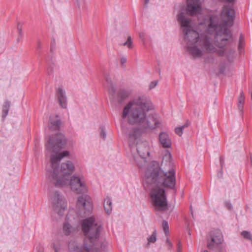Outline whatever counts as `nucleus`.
Masks as SVG:
<instances>
[{
	"label": "nucleus",
	"instance_id": "1",
	"mask_svg": "<svg viewBox=\"0 0 252 252\" xmlns=\"http://www.w3.org/2000/svg\"><path fill=\"white\" fill-rule=\"evenodd\" d=\"M66 139L63 134L58 132L49 136L45 144L46 150L53 153L51 156V169L47 170V176L56 187H63L69 185L72 191L77 193L87 191V187L83 177L74 175L70 179L69 176L74 170V165L70 161L59 164L61 160L69 155L67 151L60 153L64 148Z\"/></svg>",
	"mask_w": 252,
	"mask_h": 252
},
{
	"label": "nucleus",
	"instance_id": "2",
	"mask_svg": "<svg viewBox=\"0 0 252 252\" xmlns=\"http://www.w3.org/2000/svg\"><path fill=\"white\" fill-rule=\"evenodd\" d=\"M162 161L161 167L158 162H152L147 167L145 174V182L150 185H156L176 191L175 172L173 169L166 170ZM152 204L155 209L163 211L167 209L168 202L165 190L159 187L152 189L150 192Z\"/></svg>",
	"mask_w": 252,
	"mask_h": 252
},
{
	"label": "nucleus",
	"instance_id": "3",
	"mask_svg": "<svg viewBox=\"0 0 252 252\" xmlns=\"http://www.w3.org/2000/svg\"><path fill=\"white\" fill-rule=\"evenodd\" d=\"M154 105L149 98L145 95L133 98L124 107L122 114L123 118L128 116L130 124H143L145 123L146 112L153 110Z\"/></svg>",
	"mask_w": 252,
	"mask_h": 252
},
{
	"label": "nucleus",
	"instance_id": "4",
	"mask_svg": "<svg viewBox=\"0 0 252 252\" xmlns=\"http://www.w3.org/2000/svg\"><path fill=\"white\" fill-rule=\"evenodd\" d=\"M217 17H211L207 31L209 34L215 32L214 44L217 47L221 49L219 50H217L216 52L219 56H223L225 52V47L229 44L232 40V33L226 27V24L217 26Z\"/></svg>",
	"mask_w": 252,
	"mask_h": 252
},
{
	"label": "nucleus",
	"instance_id": "5",
	"mask_svg": "<svg viewBox=\"0 0 252 252\" xmlns=\"http://www.w3.org/2000/svg\"><path fill=\"white\" fill-rule=\"evenodd\" d=\"M102 229V226L95 222V219L93 217L88 218L82 221V231L92 244H96Z\"/></svg>",
	"mask_w": 252,
	"mask_h": 252
},
{
	"label": "nucleus",
	"instance_id": "6",
	"mask_svg": "<svg viewBox=\"0 0 252 252\" xmlns=\"http://www.w3.org/2000/svg\"><path fill=\"white\" fill-rule=\"evenodd\" d=\"M50 201L57 214L63 216V212L66 209L67 206L65 200L58 191H55L51 195Z\"/></svg>",
	"mask_w": 252,
	"mask_h": 252
},
{
	"label": "nucleus",
	"instance_id": "7",
	"mask_svg": "<svg viewBox=\"0 0 252 252\" xmlns=\"http://www.w3.org/2000/svg\"><path fill=\"white\" fill-rule=\"evenodd\" d=\"M221 16L222 17H226L228 18L227 21H225L224 23L219 25L218 21L219 19L216 16H213V17H216L218 19L217 22V26L219 27L220 25L226 24V26L227 28V26L230 27L232 26L233 24V20L235 17V11L233 8H231L230 7L227 5L224 6L223 9L221 11ZM212 17L211 16L210 17Z\"/></svg>",
	"mask_w": 252,
	"mask_h": 252
},
{
	"label": "nucleus",
	"instance_id": "8",
	"mask_svg": "<svg viewBox=\"0 0 252 252\" xmlns=\"http://www.w3.org/2000/svg\"><path fill=\"white\" fill-rule=\"evenodd\" d=\"M223 242V237L221 233L219 230L212 231L211 233V239L208 240L207 247L210 250H214L219 247Z\"/></svg>",
	"mask_w": 252,
	"mask_h": 252
},
{
	"label": "nucleus",
	"instance_id": "9",
	"mask_svg": "<svg viewBox=\"0 0 252 252\" xmlns=\"http://www.w3.org/2000/svg\"><path fill=\"white\" fill-rule=\"evenodd\" d=\"M77 206L80 210H84V214L90 213L93 208L90 197L88 195L80 196L78 198Z\"/></svg>",
	"mask_w": 252,
	"mask_h": 252
},
{
	"label": "nucleus",
	"instance_id": "10",
	"mask_svg": "<svg viewBox=\"0 0 252 252\" xmlns=\"http://www.w3.org/2000/svg\"><path fill=\"white\" fill-rule=\"evenodd\" d=\"M183 32L187 45L195 44L198 41L200 36L196 31L190 28H184L183 29Z\"/></svg>",
	"mask_w": 252,
	"mask_h": 252
},
{
	"label": "nucleus",
	"instance_id": "11",
	"mask_svg": "<svg viewBox=\"0 0 252 252\" xmlns=\"http://www.w3.org/2000/svg\"><path fill=\"white\" fill-rule=\"evenodd\" d=\"M186 9V13L190 16H195L201 11V6L199 0H187Z\"/></svg>",
	"mask_w": 252,
	"mask_h": 252
},
{
	"label": "nucleus",
	"instance_id": "12",
	"mask_svg": "<svg viewBox=\"0 0 252 252\" xmlns=\"http://www.w3.org/2000/svg\"><path fill=\"white\" fill-rule=\"evenodd\" d=\"M200 41L202 42V46L207 52L214 53L216 52L217 49L212 44L211 38L208 35H201Z\"/></svg>",
	"mask_w": 252,
	"mask_h": 252
},
{
	"label": "nucleus",
	"instance_id": "13",
	"mask_svg": "<svg viewBox=\"0 0 252 252\" xmlns=\"http://www.w3.org/2000/svg\"><path fill=\"white\" fill-rule=\"evenodd\" d=\"M136 150L139 156L143 159L146 158L150 155L149 147L146 142H140L137 144Z\"/></svg>",
	"mask_w": 252,
	"mask_h": 252
},
{
	"label": "nucleus",
	"instance_id": "14",
	"mask_svg": "<svg viewBox=\"0 0 252 252\" xmlns=\"http://www.w3.org/2000/svg\"><path fill=\"white\" fill-rule=\"evenodd\" d=\"M159 141L160 145L164 148H169L171 146V140L168 134L162 132L159 134Z\"/></svg>",
	"mask_w": 252,
	"mask_h": 252
},
{
	"label": "nucleus",
	"instance_id": "15",
	"mask_svg": "<svg viewBox=\"0 0 252 252\" xmlns=\"http://www.w3.org/2000/svg\"><path fill=\"white\" fill-rule=\"evenodd\" d=\"M68 249L70 252H90V248L86 244H84L82 247H79L74 242L69 243Z\"/></svg>",
	"mask_w": 252,
	"mask_h": 252
},
{
	"label": "nucleus",
	"instance_id": "16",
	"mask_svg": "<svg viewBox=\"0 0 252 252\" xmlns=\"http://www.w3.org/2000/svg\"><path fill=\"white\" fill-rule=\"evenodd\" d=\"M187 50L189 54L194 58H199L203 56L202 50L196 46L195 44L187 45Z\"/></svg>",
	"mask_w": 252,
	"mask_h": 252
},
{
	"label": "nucleus",
	"instance_id": "17",
	"mask_svg": "<svg viewBox=\"0 0 252 252\" xmlns=\"http://www.w3.org/2000/svg\"><path fill=\"white\" fill-rule=\"evenodd\" d=\"M57 95L60 106L63 108H65L67 105V99L65 91L62 88L59 87L57 91Z\"/></svg>",
	"mask_w": 252,
	"mask_h": 252
},
{
	"label": "nucleus",
	"instance_id": "18",
	"mask_svg": "<svg viewBox=\"0 0 252 252\" xmlns=\"http://www.w3.org/2000/svg\"><path fill=\"white\" fill-rule=\"evenodd\" d=\"M178 21L180 23L181 27L190 28L191 20L186 18L185 14L182 11H180L177 15Z\"/></svg>",
	"mask_w": 252,
	"mask_h": 252
},
{
	"label": "nucleus",
	"instance_id": "19",
	"mask_svg": "<svg viewBox=\"0 0 252 252\" xmlns=\"http://www.w3.org/2000/svg\"><path fill=\"white\" fill-rule=\"evenodd\" d=\"M130 91L125 89H120L117 93V101L120 104L126 99L130 94Z\"/></svg>",
	"mask_w": 252,
	"mask_h": 252
},
{
	"label": "nucleus",
	"instance_id": "20",
	"mask_svg": "<svg viewBox=\"0 0 252 252\" xmlns=\"http://www.w3.org/2000/svg\"><path fill=\"white\" fill-rule=\"evenodd\" d=\"M61 124V121L60 119L53 120L50 118L48 127L51 130H60Z\"/></svg>",
	"mask_w": 252,
	"mask_h": 252
},
{
	"label": "nucleus",
	"instance_id": "21",
	"mask_svg": "<svg viewBox=\"0 0 252 252\" xmlns=\"http://www.w3.org/2000/svg\"><path fill=\"white\" fill-rule=\"evenodd\" d=\"M11 106V102L8 100H5L2 106V114L1 118L2 120L4 121L5 118L8 114V112Z\"/></svg>",
	"mask_w": 252,
	"mask_h": 252
},
{
	"label": "nucleus",
	"instance_id": "22",
	"mask_svg": "<svg viewBox=\"0 0 252 252\" xmlns=\"http://www.w3.org/2000/svg\"><path fill=\"white\" fill-rule=\"evenodd\" d=\"M112 200L110 197H107L104 199L103 207L105 212L107 214H110L111 213L112 209Z\"/></svg>",
	"mask_w": 252,
	"mask_h": 252
},
{
	"label": "nucleus",
	"instance_id": "23",
	"mask_svg": "<svg viewBox=\"0 0 252 252\" xmlns=\"http://www.w3.org/2000/svg\"><path fill=\"white\" fill-rule=\"evenodd\" d=\"M145 123L146 124L144 126V127L145 128H149L150 129L155 128L156 127L158 126V125L159 124V123L158 122V120L153 118L152 119V122L146 119Z\"/></svg>",
	"mask_w": 252,
	"mask_h": 252
},
{
	"label": "nucleus",
	"instance_id": "24",
	"mask_svg": "<svg viewBox=\"0 0 252 252\" xmlns=\"http://www.w3.org/2000/svg\"><path fill=\"white\" fill-rule=\"evenodd\" d=\"M140 130L138 127L132 128L129 133V138L130 140H135L140 135Z\"/></svg>",
	"mask_w": 252,
	"mask_h": 252
},
{
	"label": "nucleus",
	"instance_id": "25",
	"mask_svg": "<svg viewBox=\"0 0 252 252\" xmlns=\"http://www.w3.org/2000/svg\"><path fill=\"white\" fill-rule=\"evenodd\" d=\"M108 92L109 94L110 99L114 100L115 99V94L116 92V89L113 85L107 86Z\"/></svg>",
	"mask_w": 252,
	"mask_h": 252
},
{
	"label": "nucleus",
	"instance_id": "26",
	"mask_svg": "<svg viewBox=\"0 0 252 252\" xmlns=\"http://www.w3.org/2000/svg\"><path fill=\"white\" fill-rule=\"evenodd\" d=\"M189 126V123H188V122H187L185 124H184V125L175 128V133L179 136H181L183 133V129Z\"/></svg>",
	"mask_w": 252,
	"mask_h": 252
},
{
	"label": "nucleus",
	"instance_id": "27",
	"mask_svg": "<svg viewBox=\"0 0 252 252\" xmlns=\"http://www.w3.org/2000/svg\"><path fill=\"white\" fill-rule=\"evenodd\" d=\"M72 226L68 223H64L63 226V231L66 236L69 235L71 232Z\"/></svg>",
	"mask_w": 252,
	"mask_h": 252
},
{
	"label": "nucleus",
	"instance_id": "28",
	"mask_svg": "<svg viewBox=\"0 0 252 252\" xmlns=\"http://www.w3.org/2000/svg\"><path fill=\"white\" fill-rule=\"evenodd\" d=\"M241 235L245 239L250 240L252 243V235L251 233L247 231H243Z\"/></svg>",
	"mask_w": 252,
	"mask_h": 252
},
{
	"label": "nucleus",
	"instance_id": "29",
	"mask_svg": "<svg viewBox=\"0 0 252 252\" xmlns=\"http://www.w3.org/2000/svg\"><path fill=\"white\" fill-rule=\"evenodd\" d=\"M148 243H155L157 240V231L155 230L152 235L147 239Z\"/></svg>",
	"mask_w": 252,
	"mask_h": 252
},
{
	"label": "nucleus",
	"instance_id": "30",
	"mask_svg": "<svg viewBox=\"0 0 252 252\" xmlns=\"http://www.w3.org/2000/svg\"><path fill=\"white\" fill-rule=\"evenodd\" d=\"M123 45L126 46L129 49H131L132 48V41L130 36L128 37L127 40L123 44Z\"/></svg>",
	"mask_w": 252,
	"mask_h": 252
},
{
	"label": "nucleus",
	"instance_id": "31",
	"mask_svg": "<svg viewBox=\"0 0 252 252\" xmlns=\"http://www.w3.org/2000/svg\"><path fill=\"white\" fill-rule=\"evenodd\" d=\"M245 97L243 95V92L241 93V95L239 97V103L238 106L239 109H242L243 108V104L244 103Z\"/></svg>",
	"mask_w": 252,
	"mask_h": 252
},
{
	"label": "nucleus",
	"instance_id": "32",
	"mask_svg": "<svg viewBox=\"0 0 252 252\" xmlns=\"http://www.w3.org/2000/svg\"><path fill=\"white\" fill-rule=\"evenodd\" d=\"M162 226L165 234H168L169 233L168 222L166 220H163L162 221Z\"/></svg>",
	"mask_w": 252,
	"mask_h": 252
},
{
	"label": "nucleus",
	"instance_id": "33",
	"mask_svg": "<svg viewBox=\"0 0 252 252\" xmlns=\"http://www.w3.org/2000/svg\"><path fill=\"white\" fill-rule=\"evenodd\" d=\"M100 136L101 137H102L103 139H105L106 136V133L105 130V128L104 126H101L100 127Z\"/></svg>",
	"mask_w": 252,
	"mask_h": 252
},
{
	"label": "nucleus",
	"instance_id": "34",
	"mask_svg": "<svg viewBox=\"0 0 252 252\" xmlns=\"http://www.w3.org/2000/svg\"><path fill=\"white\" fill-rule=\"evenodd\" d=\"M22 26H23V24L20 22H18L17 23V29L18 31V32H19V34L20 36H22Z\"/></svg>",
	"mask_w": 252,
	"mask_h": 252
},
{
	"label": "nucleus",
	"instance_id": "35",
	"mask_svg": "<svg viewBox=\"0 0 252 252\" xmlns=\"http://www.w3.org/2000/svg\"><path fill=\"white\" fill-rule=\"evenodd\" d=\"M244 44V40L242 36V35H241L239 38V50L240 51V52H241V48L243 46Z\"/></svg>",
	"mask_w": 252,
	"mask_h": 252
},
{
	"label": "nucleus",
	"instance_id": "36",
	"mask_svg": "<svg viewBox=\"0 0 252 252\" xmlns=\"http://www.w3.org/2000/svg\"><path fill=\"white\" fill-rule=\"evenodd\" d=\"M158 84V81H154L151 82L149 85V89L150 90L153 89V88H154L155 87H156L157 86Z\"/></svg>",
	"mask_w": 252,
	"mask_h": 252
},
{
	"label": "nucleus",
	"instance_id": "37",
	"mask_svg": "<svg viewBox=\"0 0 252 252\" xmlns=\"http://www.w3.org/2000/svg\"><path fill=\"white\" fill-rule=\"evenodd\" d=\"M105 80H106V82L107 83V86L113 85L112 81H111V79L110 77L108 75L105 76Z\"/></svg>",
	"mask_w": 252,
	"mask_h": 252
},
{
	"label": "nucleus",
	"instance_id": "38",
	"mask_svg": "<svg viewBox=\"0 0 252 252\" xmlns=\"http://www.w3.org/2000/svg\"><path fill=\"white\" fill-rule=\"evenodd\" d=\"M225 205L228 210H231L232 208V204L229 202H226L225 203Z\"/></svg>",
	"mask_w": 252,
	"mask_h": 252
},
{
	"label": "nucleus",
	"instance_id": "39",
	"mask_svg": "<svg viewBox=\"0 0 252 252\" xmlns=\"http://www.w3.org/2000/svg\"><path fill=\"white\" fill-rule=\"evenodd\" d=\"M166 243L168 246V249L170 250L172 247V244L169 239L167 238L166 239Z\"/></svg>",
	"mask_w": 252,
	"mask_h": 252
},
{
	"label": "nucleus",
	"instance_id": "40",
	"mask_svg": "<svg viewBox=\"0 0 252 252\" xmlns=\"http://www.w3.org/2000/svg\"><path fill=\"white\" fill-rule=\"evenodd\" d=\"M126 62V58L125 57H123L121 59V63L122 65H124L125 63Z\"/></svg>",
	"mask_w": 252,
	"mask_h": 252
},
{
	"label": "nucleus",
	"instance_id": "41",
	"mask_svg": "<svg viewBox=\"0 0 252 252\" xmlns=\"http://www.w3.org/2000/svg\"><path fill=\"white\" fill-rule=\"evenodd\" d=\"M220 165L221 167H222L224 163V158L222 157H220Z\"/></svg>",
	"mask_w": 252,
	"mask_h": 252
},
{
	"label": "nucleus",
	"instance_id": "42",
	"mask_svg": "<svg viewBox=\"0 0 252 252\" xmlns=\"http://www.w3.org/2000/svg\"><path fill=\"white\" fill-rule=\"evenodd\" d=\"M177 251L178 252H181V244L180 242H179L177 245Z\"/></svg>",
	"mask_w": 252,
	"mask_h": 252
},
{
	"label": "nucleus",
	"instance_id": "43",
	"mask_svg": "<svg viewBox=\"0 0 252 252\" xmlns=\"http://www.w3.org/2000/svg\"><path fill=\"white\" fill-rule=\"evenodd\" d=\"M37 48L39 50L41 48V42L40 41H37Z\"/></svg>",
	"mask_w": 252,
	"mask_h": 252
},
{
	"label": "nucleus",
	"instance_id": "44",
	"mask_svg": "<svg viewBox=\"0 0 252 252\" xmlns=\"http://www.w3.org/2000/svg\"><path fill=\"white\" fill-rule=\"evenodd\" d=\"M55 49V46L51 45V46L50 47V51L53 52Z\"/></svg>",
	"mask_w": 252,
	"mask_h": 252
},
{
	"label": "nucleus",
	"instance_id": "45",
	"mask_svg": "<svg viewBox=\"0 0 252 252\" xmlns=\"http://www.w3.org/2000/svg\"><path fill=\"white\" fill-rule=\"evenodd\" d=\"M139 36L141 38H144V33H140Z\"/></svg>",
	"mask_w": 252,
	"mask_h": 252
},
{
	"label": "nucleus",
	"instance_id": "46",
	"mask_svg": "<svg viewBox=\"0 0 252 252\" xmlns=\"http://www.w3.org/2000/svg\"><path fill=\"white\" fill-rule=\"evenodd\" d=\"M225 1L228 2V3H232L235 0H224Z\"/></svg>",
	"mask_w": 252,
	"mask_h": 252
},
{
	"label": "nucleus",
	"instance_id": "47",
	"mask_svg": "<svg viewBox=\"0 0 252 252\" xmlns=\"http://www.w3.org/2000/svg\"><path fill=\"white\" fill-rule=\"evenodd\" d=\"M54 249L55 250V252H59V249L55 246H54Z\"/></svg>",
	"mask_w": 252,
	"mask_h": 252
},
{
	"label": "nucleus",
	"instance_id": "48",
	"mask_svg": "<svg viewBox=\"0 0 252 252\" xmlns=\"http://www.w3.org/2000/svg\"><path fill=\"white\" fill-rule=\"evenodd\" d=\"M149 2V0H145V1H144V4L145 5H146Z\"/></svg>",
	"mask_w": 252,
	"mask_h": 252
},
{
	"label": "nucleus",
	"instance_id": "49",
	"mask_svg": "<svg viewBox=\"0 0 252 252\" xmlns=\"http://www.w3.org/2000/svg\"><path fill=\"white\" fill-rule=\"evenodd\" d=\"M250 160H251V165L252 166V155L250 157Z\"/></svg>",
	"mask_w": 252,
	"mask_h": 252
},
{
	"label": "nucleus",
	"instance_id": "50",
	"mask_svg": "<svg viewBox=\"0 0 252 252\" xmlns=\"http://www.w3.org/2000/svg\"><path fill=\"white\" fill-rule=\"evenodd\" d=\"M227 60H228L229 61H230L229 57H227Z\"/></svg>",
	"mask_w": 252,
	"mask_h": 252
}]
</instances>
